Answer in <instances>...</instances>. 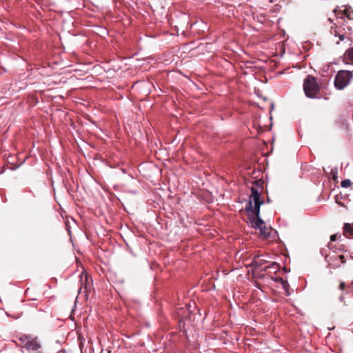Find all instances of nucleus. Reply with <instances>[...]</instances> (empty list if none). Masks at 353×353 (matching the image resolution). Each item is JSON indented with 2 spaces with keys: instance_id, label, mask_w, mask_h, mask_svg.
<instances>
[{
  "instance_id": "4468645a",
  "label": "nucleus",
  "mask_w": 353,
  "mask_h": 353,
  "mask_svg": "<svg viewBox=\"0 0 353 353\" xmlns=\"http://www.w3.org/2000/svg\"><path fill=\"white\" fill-rule=\"evenodd\" d=\"M330 176L334 181H336L338 177V168H334L330 170Z\"/></svg>"
},
{
  "instance_id": "2eb2a0df",
  "label": "nucleus",
  "mask_w": 353,
  "mask_h": 353,
  "mask_svg": "<svg viewBox=\"0 0 353 353\" xmlns=\"http://www.w3.org/2000/svg\"><path fill=\"white\" fill-rule=\"evenodd\" d=\"M352 185V182L350 179H344L341 182L342 188H347Z\"/></svg>"
},
{
  "instance_id": "f03ea898",
  "label": "nucleus",
  "mask_w": 353,
  "mask_h": 353,
  "mask_svg": "<svg viewBox=\"0 0 353 353\" xmlns=\"http://www.w3.org/2000/svg\"><path fill=\"white\" fill-rule=\"evenodd\" d=\"M21 347L28 351H37L41 347V344L37 336L30 334H21L18 337Z\"/></svg>"
},
{
  "instance_id": "ddd939ff",
  "label": "nucleus",
  "mask_w": 353,
  "mask_h": 353,
  "mask_svg": "<svg viewBox=\"0 0 353 353\" xmlns=\"http://www.w3.org/2000/svg\"><path fill=\"white\" fill-rule=\"evenodd\" d=\"M339 289L341 291H345L348 294L350 285H347L345 282L342 281L339 285Z\"/></svg>"
},
{
  "instance_id": "423d86ee",
  "label": "nucleus",
  "mask_w": 353,
  "mask_h": 353,
  "mask_svg": "<svg viewBox=\"0 0 353 353\" xmlns=\"http://www.w3.org/2000/svg\"><path fill=\"white\" fill-rule=\"evenodd\" d=\"M324 257L325 261L327 263V267L332 269L338 268L341 267L342 264H344L346 262L344 255L337 254L334 252L326 254H325Z\"/></svg>"
},
{
  "instance_id": "a211bd4d",
  "label": "nucleus",
  "mask_w": 353,
  "mask_h": 353,
  "mask_svg": "<svg viewBox=\"0 0 353 353\" xmlns=\"http://www.w3.org/2000/svg\"><path fill=\"white\" fill-rule=\"evenodd\" d=\"M341 236H338L337 234H332L330 236V241H335L338 237H340Z\"/></svg>"
},
{
  "instance_id": "39448f33",
  "label": "nucleus",
  "mask_w": 353,
  "mask_h": 353,
  "mask_svg": "<svg viewBox=\"0 0 353 353\" xmlns=\"http://www.w3.org/2000/svg\"><path fill=\"white\" fill-rule=\"evenodd\" d=\"M303 90L307 97L314 98L316 97L319 91V86L313 76L308 75L304 80Z\"/></svg>"
},
{
  "instance_id": "aec40b11",
  "label": "nucleus",
  "mask_w": 353,
  "mask_h": 353,
  "mask_svg": "<svg viewBox=\"0 0 353 353\" xmlns=\"http://www.w3.org/2000/svg\"><path fill=\"white\" fill-rule=\"evenodd\" d=\"M30 305H32V306H34V307H37V305L34 303H32L30 304Z\"/></svg>"
},
{
  "instance_id": "f8f14e48",
  "label": "nucleus",
  "mask_w": 353,
  "mask_h": 353,
  "mask_svg": "<svg viewBox=\"0 0 353 353\" xmlns=\"http://www.w3.org/2000/svg\"><path fill=\"white\" fill-rule=\"evenodd\" d=\"M273 269L274 272L278 271L279 267L277 263L276 262H272L270 265L265 266L264 268H263V270H266L268 269Z\"/></svg>"
},
{
  "instance_id": "6e6552de",
  "label": "nucleus",
  "mask_w": 353,
  "mask_h": 353,
  "mask_svg": "<svg viewBox=\"0 0 353 353\" xmlns=\"http://www.w3.org/2000/svg\"><path fill=\"white\" fill-rule=\"evenodd\" d=\"M343 61L345 64L353 65V46L346 50L343 54Z\"/></svg>"
},
{
  "instance_id": "9b49d317",
  "label": "nucleus",
  "mask_w": 353,
  "mask_h": 353,
  "mask_svg": "<svg viewBox=\"0 0 353 353\" xmlns=\"http://www.w3.org/2000/svg\"><path fill=\"white\" fill-rule=\"evenodd\" d=\"M343 234L345 236H353V223H345L343 226Z\"/></svg>"
},
{
  "instance_id": "0eeeda50",
  "label": "nucleus",
  "mask_w": 353,
  "mask_h": 353,
  "mask_svg": "<svg viewBox=\"0 0 353 353\" xmlns=\"http://www.w3.org/2000/svg\"><path fill=\"white\" fill-rule=\"evenodd\" d=\"M268 263V261L265 259V256L263 255L257 256L254 257L252 262V266L254 269H260L263 267L264 264Z\"/></svg>"
},
{
  "instance_id": "9d476101",
  "label": "nucleus",
  "mask_w": 353,
  "mask_h": 353,
  "mask_svg": "<svg viewBox=\"0 0 353 353\" xmlns=\"http://www.w3.org/2000/svg\"><path fill=\"white\" fill-rule=\"evenodd\" d=\"M263 190V182L261 180H256L251 188V192L257 191L258 193L261 194Z\"/></svg>"
},
{
  "instance_id": "7ed1b4c3",
  "label": "nucleus",
  "mask_w": 353,
  "mask_h": 353,
  "mask_svg": "<svg viewBox=\"0 0 353 353\" xmlns=\"http://www.w3.org/2000/svg\"><path fill=\"white\" fill-rule=\"evenodd\" d=\"M249 222L254 229H259L260 234L265 239L269 238L271 234V228L265 226V222L259 216L248 215Z\"/></svg>"
},
{
  "instance_id": "f3484780",
  "label": "nucleus",
  "mask_w": 353,
  "mask_h": 353,
  "mask_svg": "<svg viewBox=\"0 0 353 353\" xmlns=\"http://www.w3.org/2000/svg\"><path fill=\"white\" fill-rule=\"evenodd\" d=\"M346 299H347V297L345 296V295L343 293L340 296L341 301L343 302L345 305H347L348 304L347 303V302L345 301Z\"/></svg>"
},
{
  "instance_id": "dca6fc26",
  "label": "nucleus",
  "mask_w": 353,
  "mask_h": 353,
  "mask_svg": "<svg viewBox=\"0 0 353 353\" xmlns=\"http://www.w3.org/2000/svg\"><path fill=\"white\" fill-rule=\"evenodd\" d=\"M349 298H350V304L351 305V308H350V310L351 311H353V293L350 294L349 295Z\"/></svg>"
},
{
  "instance_id": "5701e85b",
  "label": "nucleus",
  "mask_w": 353,
  "mask_h": 353,
  "mask_svg": "<svg viewBox=\"0 0 353 353\" xmlns=\"http://www.w3.org/2000/svg\"><path fill=\"white\" fill-rule=\"evenodd\" d=\"M321 254H323V250L321 251Z\"/></svg>"
},
{
  "instance_id": "6ab92c4d",
  "label": "nucleus",
  "mask_w": 353,
  "mask_h": 353,
  "mask_svg": "<svg viewBox=\"0 0 353 353\" xmlns=\"http://www.w3.org/2000/svg\"><path fill=\"white\" fill-rule=\"evenodd\" d=\"M347 17H348V19H353V13H352V15L350 14H347Z\"/></svg>"
},
{
  "instance_id": "20e7f679",
  "label": "nucleus",
  "mask_w": 353,
  "mask_h": 353,
  "mask_svg": "<svg viewBox=\"0 0 353 353\" xmlns=\"http://www.w3.org/2000/svg\"><path fill=\"white\" fill-rule=\"evenodd\" d=\"M352 77V73L349 70L339 71L334 79L335 88L338 90H343L349 85Z\"/></svg>"
},
{
  "instance_id": "1a4fd4ad",
  "label": "nucleus",
  "mask_w": 353,
  "mask_h": 353,
  "mask_svg": "<svg viewBox=\"0 0 353 353\" xmlns=\"http://www.w3.org/2000/svg\"><path fill=\"white\" fill-rule=\"evenodd\" d=\"M272 279L274 280L276 283H279V284H281L283 288L286 291L287 294L289 295V293L288 292V288H290V285L287 281H285L282 277L277 276V277H272Z\"/></svg>"
},
{
  "instance_id": "f257e3e1",
  "label": "nucleus",
  "mask_w": 353,
  "mask_h": 353,
  "mask_svg": "<svg viewBox=\"0 0 353 353\" xmlns=\"http://www.w3.org/2000/svg\"><path fill=\"white\" fill-rule=\"evenodd\" d=\"M261 194L257 191L251 192L250 199L245 207V211L251 213V216H259L260 214V207L263 203V200L261 199Z\"/></svg>"
},
{
  "instance_id": "4be33fe9",
  "label": "nucleus",
  "mask_w": 353,
  "mask_h": 353,
  "mask_svg": "<svg viewBox=\"0 0 353 353\" xmlns=\"http://www.w3.org/2000/svg\"><path fill=\"white\" fill-rule=\"evenodd\" d=\"M28 290H29V289H27V290H26V294H28Z\"/></svg>"
},
{
  "instance_id": "412c9836",
  "label": "nucleus",
  "mask_w": 353,
  "mask_h": 353,
  "mask_svg": "<svg viewBox=\"0 0 353 353\" xmlns=\"http://www.w3.org/2000/svg\"><path fill=\"white\" fill-rule=\"evenodd\" d=\"M343 38H344V36H341V37H340V39H341V41H343Z\"/></svg>"
}]
</instances>
